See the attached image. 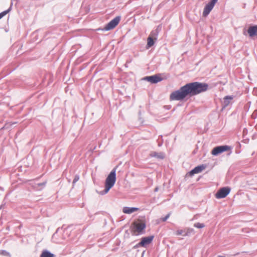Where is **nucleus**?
Wrapping results in <instances>:
<instances>
[{"instance_id": "nucleus-1", "label": "nucleus", "mask_w": 257, "mask_h": 257, "mask_svg": "<svg viewBox=\"0 0 257 257\" xmlns=\"http://www.w3.org/2000/svg\"><path fill=\"white\" fill-rule=\"evenodd\" d=\"M186 85L189 97H192L204 92L208 89L209 85L205 83L193 82L187 83Z\"/></svg>"}, {"instance_id": "nucleus-2", "label": "nucleus", "mask_w": 257, "mask_h": 257, "mask_svg": "<svg viewBox=\"0 0 257 257\" xmlns=\"http://www.w3.org/2000/svg\"><path fill=\"white\" fill-rule=\"evenodd\" d=\"M116 167L113 168L106 177L105 182V189L100 192V195L106 194L114 186L116 181Z\"/></svg>"}, {"instance_id": "nucleus-3", "label": "nucleus", "mask_w": 257, "mask_h": 257, "mask_svg": "<svg viewBox=\"0 0 257 257\" xmlns=\"http://www.w3.org/2000/svg\"><path fill=\"white\" fill-rule=\"evenodd\" d=\"M189 96L186 85L181 87L179 89L173 91L170 95V100H182Z\"/></svg>"}, {"instance_id": "nucleus-4", "label": "nucleus", "mask_w": 257, "mask_h": 257, "mask_svg": "<svg viewBox=\"0 0 257 257\" xmlns=\"http://www.w3.org/2000/svg\"><path fill=\"white\" fill-rule=\"evenodd\" d=\"M230 151L228 155L231 153V147L227 145L218 146L214 147L211 151V154L213 156H218L224 152Z\"/></svg>"}, {"instance_id": "nucleus-5", "label": "nucleus", "mask_w": 257, "mask_h": 257, "mask_svg": "<svg viewBox=\"0 0 257 257\" xmlns=\"http://www.w3.org/2000/svg\"><path fill=\"white\" fill-rule=\"evenodd\" d=\"M120 16H117L110 21L105 26L101 29L102 31H107L114 29L119 23L120 21ZM100 30L98 29V30Z\"/></svg>"}, {"instance_id": "nucleus-6", "label": "nucleus", "mask_w": 257, "mask_h": 257, "mask_svg": "<svg viewBox=\"0 0 257 257\" xmlns=\"http://www.w3.org/2000/svg\"><path fill=\"white\" fill-rule=\"evenodd\" d=\"M162 75L163 74L158 73L154 75L146 76L143 79L150 82L152 84H156L164 79V78L161 77Z\"/></svg>"}, {"instance_id": "nucleus-7", "label": "nucleus", "mask_w": 257, "mask_h": 257, "mask_svg": "<svg viewBox=\"0 0 257 257\" xmlns=\"http://www.w3.org/2000/svg\"><path fill=\"white\" fill-rule=\"evenodd\" d=\"M231 190L229 187H222L219 189L215 194V197L217 199L225 198L230 193Z\"/></svg>"}, {"instance_id": "nucleus-8", "label": "nucleus", "mask_w": 257, "mask_h": 257, "mask_svg": "<svg viewBox=\"0 0 257 257\" xmlns=\"http://www.w3.org/2000/svg\"><path fill=\"white\" fill-rule=\"evenodd\" d=\"M154 236L153 235L143 237L141 241L137 244L135 247L146 246L149 244L153 240Z\"/></svg>"}, {"instance_id": "nucleus-9", "label": "nucleus", "mask_w": 257, "mask_h": 257, "mask_svg": "<svg viewBox=\"0 0 257 257\" xmlns=\"http://www.w3.org/2000/svg\"><path fill=\"white\" fill-rule=\"evenodd\" d=\"M215 4L213 3L211 1L208 3L204 7L203 12V16L204 17H206L209 15L211 11L213 8Z\"/></svg>"}, {"instance_id": "nucleus-10", "label": "nucleus", "mask_w": 257, "mask_h": 257, "mask_svg": "<svg viewBox=\"0 0 257 257\" xmlns=\"http://www.w3.org/2000/svg\"><path fill=\"white\" fill-rule=\"evenodd\" d=\"M206 167V165L202 164L201 165L198 166L191 170L188 173L191 176L194 175L195 174H197L201 172L202 170L205 169Z\"/></svg>"}, {"instance_id": "nucleus-11", "label": "nucleus", "mask_w": 257, "mask_h": 257, "mask_svg": "<svg viewBox=\"0 0 257 257\" xmlns=\"http://www.w3.org/2000/svg\"><path fill=\"white\" fill-rule=\"evenodd\" d=\"M161 29L162 26L161 25H158L155 30L152 31L149 36L157 40L159 33L161 31Z\"/></svg>"}, {"instance_id": "nucleus-12", "label": "nucleus", "mask_w": 257, "mask_h": 257, "mask_svg": "<svg viewBox=\"0 0 257 257\" xmlns=\"http://www.w3.org/2000/svg\"><path fill=\"white\" fill-rule=\"evenodd\" d=\"M247 32L250 37L257 36V25L250 26L247 30Z\"/></svg>"}, {"instance_id": "nucleus-13", "label": "nucleus", "mask_w": 257, "mask_h": 257, "mask_svg": "<svg viewBox=\"0 0 257 257\" xmlns=\"http://www.w3.org/2000/svg\"><path fill=\"white\" fill-rule=\"evenodd\" d=\"M232 96L227 95L223 98V101L221 102L222 108H224L227 107L230 103V100L233 99Z\"/></svg>"}, {"instance_id": "nucleus-14", "label": "nucleus", "mask_w": 257, "mask_h": 257, "mask_svg": "<svg viewBox=\"0 0 257 257\" xmlns=\"http://www.w3.org/2000/svg\"><path fill=\"white\" fill-rule=\"evenodd\" d=\"M146 225L144 222L137 224L135 225L136 231L139 234H143L144 233L143 230L146 228Z\"/></svg>"}, {"instance_id": "nucleus-15", "label": "nucleus", "mask_w": 257, "mask_h": 257, "mask_svg": "<svg viewBox=\"0 0 257 257\" xmlns=\"http://www.w3.org/2000/svg\"><path fill=\"white\" fill-rule=\"evenodd\" d=\"M138 210L139 208L137 207H124L123 208L122 211L125 214H131Z\"/></svg>"}, {"instance_id": "nucleus-16", "label": "nucleus", "mask_w": 257, "mask_h": 257, "mask_svg": "<svg viewBox=\"0 0 257 257\" xmlns=\"http://www.w3.org/2000/svg\"><path fill=\"white\" fill-rule=\"evenodd\" d=\"M150 156L152 157H155L159 159H163L165 158V155L162 152L158 153L156 152H152Z\"/></svg>"}, {"instance_id": "nucleus-17", "label": "nucleus", "mask_w": 257, "mask_h": 257, "mask_svg": "<svg viewBox=\"0 0 257 257\" xmlns=\"http://www.w3.org/2000/svg\"><path fill=\"white\" fill-rule=\"evenodd\" d=\"M46 183V181H44L42 183H37L33 186V187L36 190H41L45 187Z\"/></svg>"}, {"instance_id": "nucleus-18", "label": "nucleus", "mask_w": 257, "mask_h": 257, "mask_svg": "<svg viewBox=\"0 0 257 257\" xmlns=\"http://www.w3.org/2000/svg\"><path fill=\"white\" fill-rule=\"evenodd\" d=\"M41 257H55V255L48 250H44L41 254Z\"/></svg>"}, {"instance_id": "nucleus-19", "label": "nucleus", "mask_w": 257, "mask_h": 257, "mask_svg": "<svg viewBox=\"0 0 257 257\" xmlns=\"http://www.w3.org/2000/svg\"><path fill=\"white\" fill-rule=\"evenodd\" d=\"M155 39L154 38H152V37H150V36L148 38L147 41V48L148 49L152 46H153L155 43Z\"/></svg>"}, {"instance_id": "nucleus-20", "label": "nucleus", "mask_w": 257, "mask_h": 257, "mask_svg": "<svg viewBox=\"0 0 257 257\" xmlns=\"http://www.w3.org/2000/svg\"><path fill=\"white\" fill-rule=\"evenodd\" d=\"M185 232L183 234L184 236H189L191 234L194 233V230L193 228H188L185 229Z\"/></svg>"}, {"instance_id": "nucleus-21", "label": "nucleus", "mask_w": 257, "mask_h": 257, "mask_svg": "<svg viewBox=\"0 0 257 257\" xmlns=\"http://www.w3.org/2000/svg\"><path fill=\"white\" fill-rule=\"evenodd\" d=\"M194 226L197 228H202L205 226L203 223L197 222L194 224Z\"/></svg>"}, {"instance_id": "nucleus-22", "label": "nucleus", "mask_w": 257, "mask_h": 257, "mask_svg": "<svg viewBox=\"0 0 257 257\" xmlns=\"http://www.w3.org/2000/svg\"><path fill=\"white\" fill-rule=\"evenodd\" d=\"M185 229L184 230H182V229H180V230H177L176 231V235H183L185 233Z\"/></svg>"}, {"instance_id": "nucleus-23", "label": "nucleus", "mask_w": 257, "mask_h": 257, "mask_svg": "<svg viewBox=\"0 0 257 257\" xmlns=\"http://www.w3.org/2000/svg\"><path fill=\"white\" fill-rule=\"evenodd\" d=\"M0 254L5 255V256H9L10 253L5 250H0Z\"/></svg>"}, {"instance_id": "nucleus-24", "label": "nucleus", "mask_w": 257, "mask_h": 257, "mask_svg": "<svg viewBox=\"0 0 257 257\" xmlns=\"http://www.w3.org/2000/svg\"><path fill=\"white\" fill-rule=\"evenodd\" d=\"M79 179V176L78 175H76L73 179V184H75L76 182H77Z\"/></svg>"}, {"instance_id": "nucleus-25", "label": "nucleus", "mask_w": 257, "mask_h": 257, "mask_svg": "<svg viewBox=\"0 0 257 257\" xmlns=\"http://www.w3.org/2000/svg\"><path fill=\"white\" fill-rule=\"evenodd\" d=\"M170 214V213L167 214L164 217L162 218V220L163 221H166L167 220V219L169 217Z\"/></svg>"}, {"instance_id": "nucleus-26", "label": "nucleus", "mask_w": 257, "mask_h": 257, "mask_svg": "<svg viewBox=\"0 0 257 257\" xmlns=\"http://www.w3.org/2000/svg\"><path fill=\"white\" fill-rule=\"evenodd\" d=\"M159 187H156L155 188V189H154V191H155V192H158V190H159Z\"/></svg>"}, {"instance_id": "nucleus-27", "label": "nucleus", "mask_w": 257, "mask_h": 257, "mask_svg": "<svg viewBox=\"0 0 257 257\" xmlns=\"http://www.w3.org/2000/svg\"><path fill=\"white\" fill-rule=\"evenodd\" d=\"M217 1L218 0H211V1L214 4H216V3L217 2Z\"/></svg>"}, {"instance_id": "nucleus-28", "label": "nucleus", "mask_w": 257, "mask_h": 257, "mask_svg": "<svg viewBox=\"0 0 257 257\" xmlns=\"http://www.w3.org/2000/svg\"><path fill=\"white\" fill-rule=\"evenodd\" d=\"M253 114L257 115V110H255L253 113Z\"/></svg>"}, {"instance_id": "nucleus-29", "label": "nucleus", "mask_w": 257, "mask_h": 257, "mask_svg": "<svg viewBox=\"0 0 257 257\" xmlns=\"http://www.w3.org/2000/svg\"><path fill=\"white\" fill-rule=\"evenodd\" d=\"M58 230H59V228H58L57 231H56V232L55 233H54L53 236H54L55 235V234L57 233V232L58 231Z\"/></svg>"}, {"instance_id": "nucleus-30", "label": "nucleus", "mask_w": 257, "mask_h": 257, "mask_svg": "<svg viewBox=\"0 0 257 257\" xmlns=\"http://www.w3.org/2000/svg\"><path fill=\"white\" fill-rule=\"evenodd\" d=\"M218 257H225V256H218Z\"/></svg>"}]
</instances>
